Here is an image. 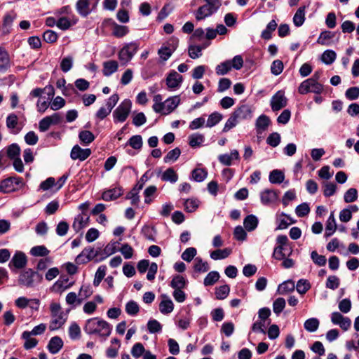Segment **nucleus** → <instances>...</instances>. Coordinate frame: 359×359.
<instances>
[{
    "mask_svg": "<svg viewBox=\"0 0 359 359\" xmlns=\"http://www.w3.org/2000/svg\"><path fill=\"white\" fill-rule=\"evenodd\" d=\"M83 329L87 334L109 337L111 332L112 327L107 322L99 318H93L86 321Z\"/></svg>",
    "mask_w": 359,
    "mask_h": 359,
    "instance_id": "f257e3e1",
    "label": "nucleus"
},
{
    "mask_svg": "<svg viewBox=\"0 0 359 359\" xmlns=\"http://www.w3.org/2000/svg\"><path fill=\"white\" fill-rule=\"evenodd\" d=\"M205 4L194 12L197 21L203 20L216 13L221 6L220 0H204Z\"/></svg>",
    "mask_w": 359,
    "mask_h": 359,
    "instance_id": "f03ea898",
    "label": "nucleus"
},
{
    "mask_svg": "<svg viewBox=\"0 0 359 359\" xmlns=\"http://www.w3.org/2000/svg\"><path fill=\"white\" fill-rule=\"evenodd\" d=\"M42 280V275L32 269H27L20 272L18 281L20 286L33 288L40 284Z\"/></svg>",
    "mask_w": 359,
    "mask_h": 359,
    "instance_id": "7ed1b4c3",
    "label": "nucleus"
},
{
    "mask_svg": "<svg viewBox=\"0 0 359 359\" xmlns=\"http://www.w3.org/2000/svg\"><path fill=\"white\" fill-rule=\"evenodd\" d=\"M22 178L17 176H11L4 179L0 182V192L8 194L17 191L24 187Z\"/></svg>",
    "mask_w": 359,
    "mask_h": 359,
    "instance_id": "20e7f679",
    "label": "nucleus"
},
{
    "mask_svg": "<svg viewBox=\"0 0 359 359\" xmlns=\"http://www.w3.org/2000/svg\"><path fill=\"white\" fill-rule=\"evenodd\" d=\"M131 107L132 102L130 100L122 101L113 112L114 122H124L130 113Z\"/></svg>",
    "mask_w": 359,
    "mask_h": 359,
    "instance_id": "39448f33",
    "label": "nucleus"
},
{
    "mask_svg": "<svg viewBox=\"0 0 359 359\" xmlns=\"http://www.w3.org/2000/svg\"><path fill=\"white\" fill-rule=\"evenodd\" d=\"M323 91V86L313 79H306L302 81L299 88L298 92L299 94L305 95L309 93H313L315 94H320Z\"/></svg>",
    "mask_w": 359,
    "mask_h": 359,
    "instance_id": "423d86ee",
    "label": "nucleus"
},
{
    "mask_svg": "<svg viewBox=\"0 0 359 359\" xmlns=\"http://www.w3.org/2000/svg\"><path fill=\"white\" fill-rule=\"evenodd\" d=\"M179 43V39L176 37H171L168 41L167 46H162L158 51L160 58L163 61L168 60L177 49Z\"/></svg>",
    "mask_w": 359,
    "mask_h": 359,
    "instance_id": "0eeeda50",
    "label": "nucleus"
},
{
    "mask_svg": "<svg viewBox=\"0 0 359 359\" xmlns=\"http://www.w3.org/2000/svg\"><path fill=\"white\" fill-rule=\"evenodd\" d=\"M100 257L99 250H95L93 248H85L82 252L76 257V262L77 264H86L95 258Z\"/></svg>",
    "mask_w": 359,
    "mask_h": 359,
    "instance_id": "6e6552de",
    "label": "nucleus"
},
{
    "mask_svg": "<svg viewBox=\"0 0 359 359\" xmlns=\"http://www.w3.org/2000/svg\"><path fill=\"white\" fill-rule=\"evenodd\" d=\"M98 1L99 0H79L76 5V11L81 16L86 17L95 8Z\"/></svg>",
    "mask_w": 359,
    "mask_h": 359,
    "instance_id": "1a4fd4ad",
    "label": "nucleus"
},
{
    "mask_svg": "<svg viewBox=\"0 0 359 359\" xmlns=\"http://www.w3.org/2000/svg\"><path fill=\"white\" fill-rule=\"evenodd\" d=\"M183 81V76L175 70H172L165 79L166 86L170 90L178 89Z\"/></svg>",
    "mask_w": 359,
    "mask_h": 359,
    "instance_id": "9d476101",
    "label": "nucleus"
},
{
    "mask_svg": "<svg viewBox=\"0 0 359 359\" xmlns=\"http://www.w3.org/2000/svg\"><path fill=\"white\" fill-rule=\"evenodd\" d=\"M271 107L273 111H279L284 108L287 104V99L285 96V93L278 90L273 95L271 99Z\"/></svg>",
    "mask_w": 359,
    "mask_h": 359,
    "instance_id": "9b49d317",
    "label": "nucleus"
},
{
    "mask_svg": "<svg viewBox=\"0 0 359 359\" xmlns=\"http://www.w3.org/2000/svg\"><path fill=\"white\" fill-rule=\"evenodd\" d=\"M27 258L25 254L21 251H17L13 256L8 266L11 270L13 268L21 269L26 266Z\"/></svg>",
    "mask_w": 359,
    "mask_h": 359,
    "instance_id": "f8f14e48",
    "label": "nucleus"
},
{
    "mask_svg": "<svg viewBox=\"0 0 359 359\" xmlns=\"http://www.w3.org/2000/svg\"><path fill=\"white\" fill-rule=\"evenodd\" d=\"M278 192L273 189H264L260 193V200L264 205H271L277 202Z\"/></svg>",
    "mask_w": 359,
    "mask_h": 359,
    "instance_id": "ddd939ff",
    "label": "nucleus"
},
{
    "mask_svg": "<svg viewBox=\"0 0 359 359\" xmlns=\"http://www.w3.org/2000/svg\"><path fill=\"white\" fill-rule=\"evenodd\" d=\"M91 154L90 149H82L79 145L73 147L71 151L70 156L73 160H79L83 161L87 159Z\"/></svg>",
    "mask_w": 359,
    "mask_h": 359,
    "instance_id": "4468645a",
    "label": "nucleus"
},
{
    "mask_svg": "<svg viewBox=\"0 0 359 359\" xmlns=\"http://www.w3.org/2000/svg\"><path fill=\"white\" fill-rule=\"evenodd\" d=\"M233 112L239 121L248 120L252 117V111L248 104H242L238 107Z\"/></svg>",
    "mask_w": 359,
    "mask_h": 359,
    "instance_id": "2eb2a0df",
    "label": "nucleus"
},
{
    "mask_svg": "<svg viewBox=\"0 0 359 359\" xmlns=\"http://www.w3.org/2000/svg\"><path fill=\"white\" fill-rule=\"evenodd\" d=\"M89 217L83 213L79 214L74 218L72 224L73 229L76 232H79L81 229L88 226Z\"/></svg>",
    "mask_w": 359,
    "mask_h": 359,
    "instance_id": "dca6fc26",
    "label": "nucleus"
},
{
    "mask_svg": "<svg viewBox=\"0 0 359 359\" xmlns=\"http://www.w3.org/2000/svg\"><path fill=\"white\" fill-rule=\"evenodd\" d=\"M240 158L239 152L236 149H233L230 154H224L218 156L219 161L224 165L229 166L232 164L233 160H238Z\"/></svg>",
    "mask_w": 359,
    "mask_h": 359,
    "instance_id": "f3484780",
    "label": "nucleus"
},
{
    "mask_svg": "<svg viewBox=\"0 0 359 359\" xmlns=\"http://www.w3.org/2000/svg\"><path fill=\"white\" fill-rule=\"evenodd\" d=\"M162 300L159 304V311L163 314L170 313L174 309V304L166 294L161 295Z\"/></svg>",
    "mask_w": 359,
    "mask_h": 359,
    "instance_id": "a211bd4d",
    "label": "nucleus"
},
{
    "mask_svg": "<svg viewBox=\"0 0 359 359\" xmlns=\"http://www.w3.org/2000/svg\"><path fill=\"white\" fill-rule=\"evenodd\" d=\"M180 96H172L168 97L163 102L165 114H168L174 111L180 104Z\"/></svg>",
    "mask_w": 359,
    "mask_h": 359,
    "instance_id": "6ab92c4d",
    "label": "nucleus"
},
{
    "mask_svg": "<svg viewBox=\"0 0 359 359\" xmlns=\"http://www.w3.org/2000/svg\"><path fill=\"white\" fill-rule=\"evenodd\" d=\"M123 194V190L117 187L111 189L104 191L102 194V198L106 201L116 200Z\"/></svg>",
    "mask_w": 359,
    "mask_h": 359,
    "instance_id": "aec40b11",
    "label": "nucleus"
},
{
    "mask_svg": "<svg viewBox=\"0 0 359 359\" xmlns=\"http://www.w3.org/2000/svg\"><path fill=\"white\" fill-rule=\"evenodd\" d=\"M292 252L291 247L276 246L273 250V257L277 260H282L286 257L290 256Z\"/></svg>",
    "mask_w": 359,
    "mask_h": 359,
    "instance_id": "412c9836",
    "label": "nucleus"
},
{
    "mask_svg": "<svg viewBox=\"0 0 359 359\" xmlns=\"http://www.w3.org/2000/svg\"><path fill=\"white\" fill-rule=\"evenodd\" d=\"M99 251L100 257L96 259V262H101L109 256L114 254L117 251L116 243H109L104 247L102 250L99 249Z\"/></svg>",
    "mask_w": 359,
    "mask_h": 359,
    "instance_id": "4be33fe9",
    "label": "nucleus"
},
{
    "mask_svg": "<svg viewBox=\"0 0 359 359\" xmlns=\"http://www.w3.org/2000/svg\"><path fill=\"white\" fill-rule=\"evenodd\" d=\"M51 319L49 323V329L51 331L60 329L66 322L65 315L50 316Z\"/></svg>",
    "mask_w": 359,
    "mask_h": 359,
    "instance_id": "5701e85b",
    "label": "nucleus"
},
{
    "mask_svg": "<svg viewBox=\"0 0 359 359\" xmlns=\"http://www.w3.org/2000/svg\"><path fill=\"white\" fill-rule=\"evenodd\" d=\"M6 124L8 129L12 130L13 133L18 134L21 128H18V117L14 113L9 114L6 117Z\"/></svg>",
    "mask_w": 359,
    "mask_h": 359,
    "instance_id": "b1692460",
    "label": "nucleus"
},
{
    "mask_svg": "<svg viewBox=\"0 0 359 359\" xmlns=\"http://www.w3.org/2000/svg\"><path fill=\"white\" fill-rule=\"evenodd\" d=\"M11 66L10 58L6 50L0 46V72H5Z\"/></svg>",
    "mask_w": 359,
    "mask_h": 359,
    "instance_id": "393cba45",
    "label": "nucleus"
},
{
    "mask_svg": "<svg viewBox=\"0 0 359 359\" xmlns=\"http://www.w3.org/2000/svg\"><path fill=\"white\" fill-rule=\"evenodd\" d=\"M289 215L282 212L279 216L277 217L276 222L278 224L277 229H285L292 224L294 223Z\"/></svg>",
    "mask_w": 359,
    "mask_h": 359,
    "instance_id": "a878e982",
    "label": "nucleus"
},
{
    "mask_svg": "<svg viewBox=\"0 0 359 359\" xmlns=\"http://www.w3.org/2000/svg\"><path fill=\"white\" fill-rule=\"evenodd\" d=\"M118 65L116 60L104 62L102 72L105 76H109L118 69Z\"/></svg>",
    "mask_w": 359,
    "mask_h": 359,
    "instance_id": "bb28decb",
    "label": "nucleus"
},
{
    "mask_svg": "<svg viewBox=\"0 0 359 359\" xmlns=\"http://www.w3.org/2000/svg\"><path fill=\"white\" fill-rule=\"evenodd\" d=\"M337 229V224L334 218V212H331L330 217H328L326 226H325V237L331 236Z\"/></svg>",
    "mask_w": 359,
    "mask_h": 359,
    "instance_id": "cd10ccee",
    "label": "nucleus"
},
{
    "mask_svg": "<svg viewBox=\"0 0 359 359\" xmlns=\"http://www.w3.org/2000/svg\"><path fill=\"white\" fill-rule=\"evenodd\" d=\"M306 6H300L293 17V23L296 27L302 26L305 21Z\"/></svg>",
    "mask_w": 359,
    "mask_h": 359,
    "instance_id": "c85d7f7f",
    "label": "nucleus"
},
{
    "mask_svg": "<svg viewBox=\"0 0 359 359\" xmlns=\"http://www.w3.org/2000/svg\"><path fill=\"white\" fill-rule=\"evenodd\" d=\"M161 180L174 184L178 180V175L172 168H169L162 173Z\"/></svg>",
    "mask_w": 359,
    "mask_h": 359,
    "instance_id": "c756f323",
    "label": "nucleus"
},
{
    "mask_svg": "<svg viewBox=\"0 0 359 359\" xmlns=\"http://www.w3.org/2000/svg\"><path fill=\"white\" fill-rule=\"evenodd\" d=\"M245 229L248 231L255 230L258 225V219L253 215H248L243 221Z\"/></svg>",
    "mask_w": 359,
    "mask_h": 359,
    "instance_id": "7c9ffc66",
    "label": "nucleus"
},
{
    "mask_svg": "<svg viewBox=\"0 0 359 359\" xmlns=\"http://www.w3.org/2000/svg\"><path fill=\"white\" fill-rule=\"evenodd\" d=\"M271 123L270 118L266 115H261L256 121V128L259 133L266 130Z\"/></svg>",
    "mask_w": 359,
    "mask_h": 359,
    "instance_id": "2f4dec72",
    "label": "nucleus"
},
{
    "mask_svg": "<svg viewBox=\"0 0 359 359\" xmlns=\"http://www.w3.org/2000/svg\"><path fill=\"white\" fill-rule=\"evenodd\" d=\"M62 346L63 341L61 338H51L48 344V349L51 353L55 354L59 352Z\"/></svg>",
    "mask_w": 359,
    "mask_h": 359,
    "instance_id": "473e14b6",
    "label": "nucleus"
},
{
    "mask_svg": "<svg viewBox=\"0 0 359 359\" xmlns=\"http://www.w3.org/2000/svg\"><path fill=\"white\" fill-rule=\"evenodd\" d=\"M276 27H277L276 22L274 20H271L268 23L266 29L262 31V32L261 34V37L265 40L270 39L272 36V35H271L272 32L276 30Z\"/></svg>",
    "mask_w": 359,
    "mask_h": 359,
    "instance_id": "72a5a7b5",
    "label": "nucleus"
},
{
    "mask_svg": "<svg viewBox=\"0 0 359 359\" xmlns=\"http://www.w3.org/2000/svg\"><path fill=\"white\" fill-rule=\"evenodd\" d=\"M231 253V249L224 248L222 250H216L210 253L211 259L214 260L222 259L228 257Z\"/></svg>",
    "mask_w": 359,
    "mask_h": 359,
    "instance_id": "f704fd0d",
    "label": "nucleus"
},
{
    "mask_svg": "<svg viewBox=\"0 0 359 359\" xmlns=\"http://www.w3.org/2000/svg\"><path fill=\"white\" fill-rule=\"evenodd\" d=\"M295 285L294 281L288 280L280 284L278 287V291L280 294H286L294 290Z\"/></svg>",
    "mask_w": 359,
    "mask_h": 359,
    "instance_id": "c9c22d12",
    "label": "nucleus"
},
{
    "mask_svg": "<svg viewBox=\"0 0 359 359\" xmlns=\"http://www.w3.org/2000/svg\"><path fill=\"white\" fill-rule=\"evenodd\" d=\"M231 70L230 62L227 60H225L215 67L216 74L218 76H224L227 74Z\"/></svg>",
    "mask_w": 359,
    "mask_h": 359,
    "instance_id": "e433bc0d",
    "label": "nucleus"
},
{
    "mask_svg": "<svg viewBox=\"0 0 359 359\" xmlns=\"http://www.w3.org/2000/svg\"><path fill=\"white\" fill-rule=\"evenodd\" d=\"M187 285V280L180 275H176L172 278L170 286L175 290L183 289Z\"/></svg>",
    "mask_w": 359,
    "mask_h": 359,
    "instance_id": "4c0bfd02",
    "label": "nucleus"
},
{
    "mask_svg": "<svg viewBox=\"0 0 359 359\" xmlns=\"http://www.w3.org/2000/svg\"><path fill=\"white\" fill-rule=\"evenodd\" d=\"M29 252L34 257H46L50 250L44 245H36L32 248Z\"/></svg>",
    "mask_w": 359,
    "mask_h": 359,
    "instance_id": "58836bf2",
    "label": "nucleus"
},
{
    "mask_svg": "<svg viewBox=\"0 0 359 359\" xmlns=\"http://www.w3.org/2000/svg\"><path fill=\"white\" fill-rule=\"evenodd\" d=\"M223 116L222 114L215 111L209 115L207 123H206V127L212 128L219 123L221 120L222 119Z\"/></svg>",
    "mask_w": 359,
    "mask_h": 359,
    "instance_id": "ea45409f",
    "label": "nucleus"
},
{
    "mask_svg": "<svg viewBox=\"0 0 359 359\" xmlns=\"http://www.w3.org/2000/svg\"><path fill=\"white\" fill-rule=\"evenodd\" d=\"M204 140V135L199 133H194L189 137V144L191 147H196L201 145Z\"/></svg>",
    "mask_w": 359,
    "mask_h": 359,
    "instance_id": "a19ab883",
    "label": "nucleus"
},
{
    "mask_svg": "<svg viewBox=\"0 0 359 359\" xmlns=\"http://www.w3.org/2000/svg\"><path fill=\"white\" fill-rule=\"evenodd\" d=\"M269 181L272 184H280L283 182L285 176L282 171L273 170L269 174Z\"/></svg>",
    "mask_w": 359,
    "mask_h": 359,
    "instance_id": "79ce46f5",
    "label": "nucleus"
},
{
    "mask_svg": "<svg viewBox=\"0 0 359 359\" xmlns=\"http://www.w3.org/2000/svg\"><path fill=\"white\" fill-rule=\"evenodd\" d=\"M194 271L199 273H205L209 270L208 262H203L200 257H196L194 265Z\"/></svg>",
    "mask_w": 359,
    "mask_h": 359,
    "instance_id": "37998d69",
    "label": "nucleus"
},
{
    "mask_svg": "<svg viewBox=\"0 0 359 359\" xmlns=\"http://www.w3.org/2000/svg\"><path fill=\"white\" fill-rule=\"evenodd\" d=\"M334 36V34L329 31H325L320 33L317 43L324 46L330 44V41Z\"/></svg>",
    "mask_w": 359,
    "mask_h": 359,
    "instance_id": "c03bdc74",
    "label": "nucleus"
},
{
    "mask_svg": "<svg viewBox=\"0 0 359 359\" xmlns=\"http://www.w3.org/2000/svg\"><path fill=\"white\" fill-rule=\"evenodd\" d=\"M239 119L235 116L233 112L231 113L229 118L227 119L225 125L222 129L223 133H226L233 128L236 127L239 122Z\"/></svg>",
    "mask_w": 359,
    "mask_h": 359,
    "instance_id": "a18cd8bd",
    "label": "nucleus"
},
{
    "mask_svg": "<svg viewBox=\"0 0 359 359\" xmlns=\"http://www.w3.org/2000/svg\"><path fill=\"white\" fill-rule=\"evenodd\" d=\"M46 329V325L44 323H41L36 326H35L31 332L25 331L22 337H31V335H41L43 334Z\"/></svg>",
    "mask_w": 359,
    "mask_h": 359,
    "instance_id": "49530a36",
    "label": "nucleus"
},
{
    "mask_svg": "<svg viewBox=\"0 0 359 359\" xmlns=\"http://www.w3.org/2000/svg\"><path fill=\"white\" fill-rule=\"evenodd\" d=\"M199 205V201L196 198H189L184 201V210L188 212H193L196 210Z\"/></svg>",
    "mask_w": 359,
    "mask_h": 359,
    "instance_id": "de8ad7c7",
    "label": "nucleus"
},
{
    "mask_svg": "<svg viewBox=\"0 0 359 359\" xmlns=\"http://www.w3.org/2000/svg\"><path fill=\"white\" fill-rule=\"evenodd\" d=\"M219 278V273L217 271H212L208 273L204 278V285L210 286L214 285Z\"/></svg>",
    "mask_w": 359,
    "mask_h": 359,
    "instance_id": "09e8293b",
    "label": "nucleus"
},
{
    "mask_svg": "<svg viewBox=\"0 0 359 359\" xmlns=\"http://www.w3.org/2000/svg\"><path fill=\"white\" fill-rule=\"evenodd\" d=\"M230 292V287L228 285H224L215 288V296L217 299H224L227 297Z\"/></svg>",
    "mask_w": 359,
    "mask_h": 359,
    "instance_id": "8fccbe9b",
    "label": "nucleus"
},
{
    "mask_svg": "<svg viewBox=\"0 0 359 359\" xmlns=\"http://www.w3.org/2000/svg\"><path fill=\"white\" fill-rule=\"evenodd\" d=\"M337 54L334 50H327L321 56L322 61L326 65L332 64L336 60Z\"/></svg>",
    "mask_w": 359,
    "mask_h": 359,
    "instance_id": "3c124183",
    "label": "nucleus"
},
{
    "mask_svg": "<svg viewBox=\"0 0 359 359\" xmlns=\"http://www.w3.org/2000/svg\"><path fill=\"white\" fill-rule=\"evenodd\" d=\"M46 90H48V99H52L54 95V89L52 86H46L43 89L40 88H36L31 91L29 95L32 96L34 97H39L42 94V93Z\"/></svg>",
    "mask_w": 359,
    "mask_h": 359,
    "instance_id": "603ef678",
    "label": "nucleus"
},
{
    "mask_svg": "<svg viewBox=\"0 0 359 359\" xmlns=\"http://www.w3.org/2000/svg\"><path fill=\"white\" fill-rule=\"evenodd\" d=\"M79 137L85 144H89L95 140V135L89 130H83L79 133Z\"/></svg>",
    "mask_w": 359,
    "mask_h": 359,
    "instance_id": "864d4df0",
    "label": "nucleus"
},
{
    "mask_svg": "<svg viewBox=\"0 0 359 359\" xmlns=\"http://www.w3.org/2000/svg\"><path fill=\"white\" fill-rule=\"evenodd\" d=\"M208 175V172L205 169L196 168L192 171V178L198 182H203Z\"/></svg>",
    "mask_w": 359,
    "mask_h": 359,
    "instance_id": "5fc2aeb1",
    "label": "nucleus"
},
{
    "mask_svg": "<svg viewBox=\"0 0 359 359\" xmlns=\"http://www.w3.org/2000/svg\"><path fill=\"white\" fill-rule=\"evenodd\" d=\"M304 326L307 331L315 332L319 326V320L315 318H309L305 321Z\"/></svg>",
    "mask_w": 359,
    "mask_h": 359,
    "instance_id": "6e6d98bb",
    "label": "nucleus"
},
{
    "mask_svg": "<svg viewBox=\"0 0 359 359\" xmlns=\"http://www.w3.org/2000/svg\"><path fill=\"white\" fill-rule=\"evenodd\" d=\"M181 151L178 147L170 151L164 157L165 163L175 162L180 157Z\"/></svg>",
    "mask_w": 359,
    "mask_h": 359,
    "instance_id": "4d7b16f0",
    "label": "nucleus"
},
{
    "mask_svg": "<svg viewBox=\"0 0 359 359\" xmlns=\"http://www.w3.org/2000/svg\"><path fill=\"white\" fill-rule=\"evenodd\" d=\"M66 302L68 305L75 307L76 306L81 304L82 299L78 298L77 294L75 292H71L66 296Z\"/></svg>",
    "mask_w": 359,
    "mask_h": 359,
    "instance_id": "13d9d810",
    "label": "nucleus"
},
{
    "mask_svg": "<svg viewBox=\"0 0 359 359\" xmlns=\"http://www.w3.org/2000/svg\"><path fill=\"white\" fill-rule=\"evenodd\" d=\"M285 300L279 297L277 298L273 303V312L278 316L285 307Z\"/></svg>",
    "mask_w": 359,
    "mask_h": 359,
    "instance_id": "bf43d9fd",
    "label": "nucleus"
},
{
    "mask_svg": "<svg viewBox=\"0 0 359 359\" xmlns=\"http://www.w3.org/2000/svg\"><path fill=\"white\" fill-rule=\"evenodd\" d=\"M127 144L135 149H140L142 147V138L141 135H137L132 136L128 141Z\"/></svg>",
    "mask_w": 359,
    "mask_h": 359,
    "instance_id": "052dcab7",
    "label": "nucleus"
},
{
    "mask_svg": "<svg viewBox=\"0 0 359 359\" xmlns=\"http://www.w3.org/2000/svg\"><path fill=\"white\" fill-rule=\"evenodd\" d=\"M268 324L264 321H257L252 325V331L257 334H265Z\"/></svg>",
    "mask_w": 359,
    "mask_h": 359,
    "instance_id": "680f3d73",
    "label": "nucleus"
},
{
    "mask_svg": "<svg viewBox=\"0 0 359 359\" xmlns=\"http://www.w3.org/2000/svg\"><path fill=\"white\" fill-rule=\"evenodd\" d=\"M310 287L311 285L309 282L304 279H300L298 280L296 285L297 291L301 294H305L310 289Z\"/></svg>",
    "mask_w": 359,
    "mask_h": 359,
    "instance_id": "e2e57ef3",
    "label": "nucleus"
},
{
    "mask_svg": "<svg viewBox=\"0 0 359 359\" xmlns=\"http://www.w3.org/2000/svg\"><path fill=\"white\" fill-rule=\"evenodd\" d=\"M358 191L355 188H350L348 189L344 196V199L346 203H352L357 200Z\"/></svg>",
    "mask_w": 359,
    "mask_h": 359,
    "instance_id": "0e129e2a",
    "label": "nucleus"
},
{
    "mask_svg": "<svg viewBox=\"0 0 359 359\" xmlns=\"http://www.w3.org/2000/svg\"><path fill=\"white\" fill-rule=\"evenodd\" d=\"M129 32L128 27L124 25H119L116 24L113 28V34L118 37L121 38L126 35Z\"/></svg>",
    "mask_w": 359,
    "mask_h": 359,
    "instance_id": "69168bd1",
    "label": "nucleus"
},
{
    "mask_svg": "<svg viewBox=\"0 0 359 359\" xmlns=\"http://www.w3.org/2000/svg\"><path fill=\"white\" fill-rule=\"evenodd\" d=\"M147 350L144 346L140 343H136L133 345L131 349V354L135 358H139L142 356Z\"/></svg>",
    "mask_w": 359,
    "mask_h": 359,
    "instance_id": "338daca9",
    "label": "nucleus"
},
{
    "mask_svg": "<svg viewBox=\"0 0 359 359\" xmlns=\"http://www.w3.org/2000/svg\"><path fill=\"white\" fill-rule=\"evenodd\" d=\"M20 149L17 144H11L7 149V156L11 159H14L20 156Z\"/></svg>",
    "mask_w": 359,
    "mask_h": 359,
    "instance_id": "774afa93",
    "label": "nucleus"
}]
</instances>
